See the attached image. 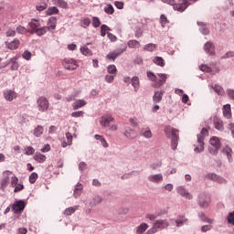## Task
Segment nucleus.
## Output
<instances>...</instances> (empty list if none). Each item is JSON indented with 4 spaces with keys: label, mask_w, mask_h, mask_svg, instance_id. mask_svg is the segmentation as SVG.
<instances>
[{
    "label": "nucleus",
    "mask_w": 234,
    "mask_h": 234,
    "mask_svg": "<svg viewBox=\"0 0 234 234\" xmlns=\"http://www.w3.org/2000/svg\"><path fill=\"white\" fill-rule=\"evenodd\" d=\"M27 27H29L28 29V34H37V36H45L47 34V28L41 27V23L37 19H31L30 22H28Z\"/></svg>",
    "instance_id": "obj_1"
},
{
    "label": "nucleus",
    "mask_w": 234,
    "mask_h": 234,
    "mask_svg": "<svg viewBox=\"0 0 234 234\" xmlns=\"http://www.w3.org/2000/svg\"><path fill=\"white\" fill-rule=\"evenodd\" d=\"M165 133L167 138H171V149L176 151V147H178V130L172 126H166L165 128Z\"/></svg>",
    "instance_id": "obj_2"
},
{
    "label": "nucleus",
    "mask_w": 234,
    "mask_h": 234,
    "mask_svg": "<svg viewBox=\"0 0 234 234\" xmlns=\"http://www.w3.org/2000/svg\"><path fill=\"white\" fill-rule=\"evenodd\" d=\"M166 228H169V221L167 219H159L154 222V226L145 234H154L158 229H166Z\"/></svg>",
    "instance_id": "obj_3"
},
{
    "label": "nucleus",
    "mask_w": 234,
    "mask_h": 234,
    "mask_svg": "<svg viewBox=\"0 0 234 234\" xmlns=\"http://www.w3.org/2000/svg\"><path fill=\"white\" fill-rule=\"evenodd\" d=\"M207 134H209V132L206 128H203L200 133L197 134V142L199 144L195 148L196 153H202V151H204V137L207 136Z\"/></svg>",
    "instance_id": "obj_4"
},
{
    "label": "nucleus",
    "mask_w": 234,
    "mask_h": 234,
    "mask_svg": "<svg viewBox=\"0 0 234 234\" xmlns=\"http://www.w3.org/2000/svg\"><path fill=\"white\" fill-rule=\"evenodd\" d=\"M37 103L38 106V111L40 112H46V111H48L49 103H48V100L47 98L39 97L37 100Z\"/></svg>",
    "instance_id": "obj_5"
},
{
    "label": "nucleus",
    "mask_w": 234,
    "mask_h": 234,
    "mask_svg": "<svg viewBox=\"0 0 234 234\" xmlns=\"http://www.w3.org/2000/svg\"><path fill=\"white\" fill-rule=\"evenodd\" d=\"M211 204V196L203 193L199 196V206L200 207H208Z\"/></svg>",
    "instance_id": "obj_6"
},
{
    "label": "nucleus",
    "mask_w": 234,
    "mask_h": 234,
    "mask_svg": "<svg viewBox=\"0 0 234 234\" xmlns=\"http://www.w3.org/2000/svg\"><path fill=\"white\" fill-rule=\"evenodd\" d=\"M63 65L67 70H76L78 69V62L72 58L64 59Z\"/></svg>",
    "instance_id": "obj_7"
},
{
    "label": "nucleus",
    "mask_w": 234,
    "mask_h": 234,
    "mask_svg": "<svg viewBox=\"0 0 234 234\" xmlns=\"http://www.w3.org/2000/svg\"><path fill=\"white\" fill-rule=\"evenodd\" d=\"M26 206H27V204H25V201L18 200L13 204L12 209H13L14 213H16V214L21 213L24 211Z\"/></svg>",
    "instance_id": "obj_8"
},
{
    "label": "nucleus",
    "mask_w": 234,
    "mask_h": 234,
    "mask_svg": "<svg viewBox=\"0 0 234 234\" xmlns=\"http://www.w3.org/2000/svg\"><path fill=\"white\" fill-rule=\"evenodd\" d=\"M56 25H58V18H56V16L49 17L48 26L44 27V28H46V34L48 31L56 30Z\"/></svg>",
    "instance_id": "obj_9"
},
{
    "label": "nucleus",
    "mask_w": 234,
    "mask_h": 234,
    "mask_svg": "<svg viewBox=\"0 0 234 234\" xmlns=\"http://www.w3.org/2000/svg\"><path fill=\"white\" fill-rule=\"evenodd\" d=\"M4 177L1 180V189L5 191V188L6 186H8V182H10V176L12 175V172L6 170L3 173Z\"/></svg>",
    "instance_id": "obj_10"
},
{
    "label": "nucleus",
    "mask_w": 234,
    "mask_h": 234,
    "mask_svg": "<svg viewBox=\"0 0 234 234\" xmlns=\"http://www.w3.org/2000/svg\"><path fill=\"white\" fill-rule=\"evenodd\" d=\"M4 98L6 101H14L17 98V93L12 90H6L4 91Z\"/></svg>",
    "instance_id": "obj_11"
},
{
    "label": "nucleus",
    "mask_w": 234,
    "mask_h": 234,
    "mask_svg": "<svg viewBox=\"0 0 234 234\" xmlns=\"http://www.w3.org/2000/svg\"><path fill=\"white\" fill-rule=\"evenodd\" d=\"M172 6L177 12H184L189 6V2L188 0H183L182 4H174Z\"/></svg>",
    "instance_id": "obj_12"
},
{
    "label": "nucleus",
    "mask_w": 234,
    "mask_h": 234,
    "mask_svg": "<svg viewBox=\"0 0 234 234\" xmlns=\"http://www.w3.org/2000/svg\"><path fill=\"white\" fill-rule=\"evenodd\" d=\"M112 122H114V117L112 115H103L101 118V125L102 127H110Z\"/></svg>",
    "instance_id": "obj_13"
},
{
    "label": "nucleus",
    "mask_w": 234,
    "mask_h": 234,
    "mask_svg": "<svg viewBox=\"0 0 234 234\" xmlns=\"http://www.w3.org/2000/svg\"><path fill=\"white\" fill-rule=\"evenodd\" d=\"M19 45H21V41L18 40V38H15L10 42H5V46L9 48V50H17V48H19Z\"/></svg>",
    "instance_id": "obj_14"
},
{
    "label": "nucleus",
    "mask_w": 234,
    "mask_h": 234,
    "mask_svg": "<svg viewBox=\"0 0 234 234\" xmlns=\"http://www.w3.org/2000/svg\"><path fill=\"white\" fill-rule=\"evenodd\" d=\"M176 191L178 195L181 197H184L185 198H187L188 200H191L193 198V195H191L184 186H178L176 188Z\"/></svg>",
    "instance_id": "obj_15"
},
{
    "label": "nucleus",
    "mask_w": 234,
    "mask_h": 234,
    "mask_svg": "<svg viewBox=\"0 0 234 234\" xmlns=\"http://www.w3.org/2000/svg\"><path fill=\"white\" fill-rule=\"evenodd\" d=\"M207 176V178H209V180H213L214 182H218V184H226L228 182L226 181V179L218 176L217 174H208Z\"/></svg>",
    "instance_id": "obj_16"
},
{
    "label": "nucleus",
    "mask_w": 234,
    "mask_h": 234,
    "mask_svg": "<svg viewBox=\"0 0 234 234\" xmlns=\"http://www.w3.org/2000/svg\"><path fill=\"white\" fill-rule=\"evenodd\" d=\"M148 180L154 184H160L164 180V176L162 174L153 175L148 177Z\"/></svg>",
    "instance_id": "obj_17"
},
{
    "label": "nucleus",
    "mask_w": 234,
    "mask_h": 234,
    "mask_svg": "<svg viewBox=\"0 0 234 234\" xmlns=\"http://www.w3.org/2000/svg\"><path fill=\"white\" fill-rule=\"evenodd\" d=\"M223 115L227 120H231V105L226 104L223 106Z\"/></svg>",
    "instance_id": "obj_18"
},
{
    "label": "nucleus",
    "mask_w": 234,
    "mask_h": 234,
    "mask_svg": "<svg viewBox=\"0 0 234 234\" xmlns=\"http://www.w3.org/2000/svg\"><path fill=\"white\" fill-rule=\"evenodd\" d=\"M157 76L161 79L159 80L157 82L154 83V87L158 88V87H162V85H164V83H165L166 80H167V75L164 74V73H159L157 74Z\"/></svg>",
    "instance_id": "obj_19"
},
{
    "label": "nucleus",
    "mask_w": 234,
    "mask_h": 234,
    "mask_svg": "<svg viewBox=\"0 0 234 234\" xmlns=\"http://www.w3.org/2000/svg\"><path fill=\"white\" fill-rule=\"evenodd\" d=\"M187 223V218H186V216H177L176 219V224L177 228H180L182 226H184V224Z\"/></svg>",
    "instance_id": "obj_20"
},
{
    "label": "nucleus",
    "mask_w": 234,
    "mask_h": 234,
    "mask_svg": "<svg viewBox=\"0 0 234 234\" xmlns=\"http://www.w3.org/2000/svg\"><path fill=\"white\" fill-rule=\"evenodd\" d=\"M213 123L215 129H217L218 131H224V122H222V120L215 118Z\"/></svg>",
    "instance_id": "obj_21"
},
{
    "label": "nucleus",
    "mask_w": 234,
    "mask_h": 234,
    "mask_svg": "<svg viewBox=\"0 0 234 234\" xmlns=\"http://www.w3.org/2000/svg\"><path fill=\"white\" fill-rule=\"evenodd\" d=\"M85 105H87V101L85 100H79L73 103V111H78V109H81V107H85Z\"/></svg>",
    "instance_id": "obj_22"
},
{
    "label": "nucleus",
    "mask_w": 234,
    "mask_h": 234,
    "mask_svg": "<svg viewBox=\"0 0 234 234\" xmlns=\"http://www.w3.org/2000/svg\"><path fill=\"white\" fill-rule=\"evenodd\" d=\"M210 145L216 149H220L222 144H220V140L218 137H212L209 141Z\"/></svg>",
    "instance_id": "obj_23"
},
{
    "label": "nucleus",
    "mask_w": 234,
    "mask_h": 234,
    "mask_svg": "<svg viewBox=\"0 0 234 234\" xmlns=\"http://www.w3.org/2000/svg\"><path fill=\"white\" fill-rule=\"evenodd\" d=\"M204 50H205V52H207V54H214L215 47L213 46V43L207 42L204 46Z\"/></svg>",
    "instance_id": "obj_24"
},
{
    "label": "nucleus",
    "mask_w": 234,
    "mask_h": 234,
    "mask_svg": "<svg viewBox=\"0 0 234 234\" xmlns=\"http://www.w3.org/2000/svg\"><path fill=\"white\" fill-rule=\"evenodd\" d=\"M222 153L227 155L229 162H233V156L231 155L233 150H231L229 146H226L225 148H223Z\"/></svg>",
    "instance_id": "obj_25"
},
{
    "label": "nucleus",
    "mask_w": 234,
    "mask_h": 234,
    "mask_svg": "<svg viewBox=\"0 0 234 234\" xmlns=\"http://www.w3.org/2000/svg\"><path fill=\"white\" fill-rule=\"evenodd\" d=\"M79 207L80 206L69 207L65 209L64 215H66L67 217H69L70 215H74V213L78 211Z\"/></svg>",
    "instance_id": "obj_26"
},
{
    "label": "nucleus",
    "mask_w": 234,
    "mask_h": 234,
    "mask_svg": "<svg viewBox=\"0 0 234 234\" xmlns=\"http://www.w3.org/2000/svg\"><path fill=\"white\" fill-rule=\"evenodd\" d=\"M67 142L63 141L61 144L62 147H68V145H72V133H66Z\"/></svg>",
    "instance_id": "obj_27"
},
{
    "label": "nucleus",
    "mask_w": 234,
    "mask_h": 234,
    "mask_svg": "<svg viewBox=\"0 0 234 234\" xmlns=\"http://www.w3.org/2000/svg\"><path fill=\"white\" fill-rule=\"evenodd\" d=\"M53 5H56L60 8L69 9V4L65 0H53Z\"/></svg>",
    "instance_id": "obj_28"
},
{
    "label": "nucleus",
    "mask_w": 234,
    "mask_h": 234,
    "mask_svg": "<svg viewBox=\"0 0 234 234\" xmlns=\"http://www.w3.org/2000/svg\"><path fill=\"white\" fill-rule=\"evenodd\" d=\"M163 97H164L163 91H155L154 95L153 96V101H154V103H160L162 101Z\"/></svg>",
    "instance_id": "obj_29"
},
{
    "label": "nucleus",
    "mask_w": 234,
    "mask_h": 234,
    "mask_svg": "<svg viewBox=\"0 0 234 234\" xmlns=\"http://www.w3.org/2000/svg\"><path fill=\"white\" fill-rule=\"evenodd\" d=\"M124 136H126V138H129V140H134V138H136V132H134V130L128 128L124 132Z\"/></svg>",
    "instance_id": "obj_30"
},
{
    "label": "nucleus",
    "mask_w": 234,
    "mask_h": 234,
    "mask_svg": "<svg viewBox=\"0 0 234 234\" xmlns=\"http://www.w3.org/2000/svg\"><path fill=\"white\" fill-rule=\"evenodd\" d=\"M34 160H36V162H38V164H43V162L47 160V156H45V154H42L41 153H37L34 155Z\"/></svg>",
    "instance_id": "obj_31"
},
{
    "label": "nucleus",
    "mask_w": 234,
    "mask_h": 234,
    "mask_svg": "<svg viewBox=\"0 0 234 234\" xmlns=\"http://www.w3.org/2000/svg\"><path fill=\"white\" fill-rule=\"evenodd\" d=\"M128 47L129 48H140V47H142V45L140 44V42L136 39H132L128 41Z\"/></svg>",
    "instance_id": "obj_32"
},
{
    "label": "nucleus",
    "mask_w": 234,
    "mask_h": 234,
    "mask_svg": "<svg viewBox=\"0 0 234 234\" xmlns=\"http://www.w3.org/2000/svg\"><path fill=\"white\" fill-rule=\"evenodd\" d=\"M132 86L133 87L135 92H138V89H140V79L138 77H133L132 79Z\"/></svg>",
    "instance_id": "obj_33"
},
{
    "label": "nucleus",
    "mask_w": 234,
    "mask_h": 234,
    "mask_svg": "<svg viewBox=\"0 0 234 234\" xmlns=\"http://www.w3.org/2000/svg\"><path fill=\"white\" fill-rule=\"evenodd\" d=\"M44 131H45V129L43 128V126L37 125L34 129V136H36L37 138L41 137V135L43 134Z\"/></svg>",
    "instance_id": "obj_34"
},
{
    "label": "nucleus",
    "mask_w": 234,
    "mask_h": 234,
    "mask_svg": "<svg viewBox=\"0 0 234 234\" xmlns=\"http://www.w3.org/2000/svg\"><path fill=\"white\" fill-rule=\"evenodd\" d=\"M56 14H59V9L56 6H51L46 11V16H56Z\"/></svg>",
    "instance_id": "obj_35"
},
{
    "label": "nucleus",
    "mask_w": 234,
    "mask_h": 234,
    "mask_svg": "<svg viewBox=\"0 0 234 234\" xmlns=\"http://www.w3.org/2000/svg\"><path fill=\"white\" fill-rule=\"evenodd\" d=\"M153 62L159 67H165V61L162 57L154 58Z\"/></svg>",
    "instance_id": "obj_36"
},
{
    "label": "nucleus",
    "mask_w": 234,
    "mask_h": 234,
    "mask_svg": "<svg viewBox=\"0 0 234 234\" xmlns=\"http://www.w3.org/2000/svg\"><path fill=\"white\" fill-rule=\"evenodd\" d=\"M95 140H100L102 147H109V144L107 143V140L102 135L95 134L94 136Z\"/></svg>",
    "instance_id": "obj_37"
},
{
    "label": "nucleus",
    "mask_w": 234,
    "mask_h": 234,
    "mask_svg": "<svg viewBox=\"0 0 234 234\" xmlns=\"http://www.w3.org/2000/svg\"><path fill=\"white\" fill-rule=\"evenodd\" d=\"M149 228V225H147V223H143L141 224L136 230L137 234H143L145 233V231H147V229Z\"/></svg>",
    "instance_id": "obj_38"
},
{
    "label": "nucleus",
    "mask_w": 234,
    "mask_h": 234,
    "mask_svg": "<svg viewBox=\"0 0 234 234\" xmlns=\"http://www.w3.org/2000/svg\"><path fill=\"white\" fill-rule=\"evenodd\" d=\"M156 48H157L156 44H153V43L146 44L144 47V50H147V52H154Z\"/></svg>",
    "instance_id": "obj_39"
},
{
    "label": "nucleus",
    "mask_w": 234,
    "mask_h": 234,
    "mask_svg": "<svg viewBox=\"0 0 234 234\" xmlns=\"http://www.w3.org/2000/svg\"><path fill=\"white\" fill-rule=\"evenodd\" d=\"M120 54H122L121 52L118 51H113L111 52L107 55V59H112V61H114L116 59V58H118V56H120Z\"/></svg>",
    "instance_id": "obj_40"
},
{
    "label": "nucleus",
    "mask_w": 234,
    "mask_h": 234,
    "mask_svg": "<svg viewBox=\"0 0 234 234\" xmlns=\"http://www.w3.org/2000/svg\"><path fill=\"white\" fill-rule=\"evenodd\" d=\"M104 12L106 14H109L110 16H112V14H114V7L112 6V5L108 4L105 7H104Z\"/></svg>",
    "instance_id": "obj_41"
},
{
    "label": "nucleus",
    "mask_w": 234,
    "mask_h": 234,
    "mask_svg": "<svg viewBox=\"0 0 234 234\" xmlns=\"http://www.w3.org/2000/svg\"><path fill=\"white\" fill-rule=\"evenodd\" d=\"M199 218H201V220H202L203 222H207V224H213V222H214L213 219H211V218L206 217V214H204V213H200V214H199Z\"/></svg>",
    "instance_id": "obj_42"
},
{
    "label": "nucleus",
    "mask_w": 234,
    "mask_h": 234,
    "mask_svg": "<svg viewBox=\"0 0 234 234\" xmlns=\"http://www.w3.org/2000/svg\"><path fill=\"white\" fill-rule=\"evenodd\" d=\"M103 202V198L101 197L96 196L93 200L90 202L91 206H98V204H101Z\"/></svg>",
    "instance_id": "obj_43"
},
{
    "label": "nucleus",
    "mask_w": 234,
    "mask_h": 234,
    "mask_svg": "<svg viewBox=\"0 0 234 234\" xmlns=\"http://www.w3.org/2000/svg\"><path fill=\"white\" fill-rule=\"evenodd\" d=\"M80 52L83 56H92V51L87 47L80 48Z\"/></svg>",
    "instance_id": "obj_44"
},
{
    "label": "nucleus",
    "mask_w": 234,
    "mask_h": 234,
    "mask_svg": "<svg viewBox=\"0 0 234 234\" xmlns=\"http://www.w3.org/2000/svg\"><path fill=\"white\" fill-rule=\"evenodd\" d=\"M160 23L163 28L165 27V25H167V23H169V20L167 19V16H165V15H161Z\"/></svg>",
    "instance_id": "obj_45"
},
{
    "label": "nucleus",
    "mask_w": 234,
    "mask_h": 234,
    "mask_svg": "<svg viewBox=\"0 0 234 234\" xmlns=\"http://www.w3.org/2000/svg\"><path fill=\"white\" fill-rule=\"evenodd\" d=\"M110 30L109 27L107 25H102L101 27V36L102 37H105L107 36V31Z\"/></svg>",
    "instance_id": "obj_46"
},
{
    "label": "nucleus",
    "mask_w": 234,
    "mask_h": 234,
    "mask_svg": "<svg viewBox=\"0 0 234 234\" xmlns=\"http://www.w3.org/2000/svg\"><path fill=\"white\" fill-rule=\"evenodd\" d=\"M16 32H17V34H27V33H28V28H27L23 26H18L16 27Z\"/></svg>",
    "instance_id": "obj_47"
},
{
    "label": "nucleus",
    "mask_w": 234,
    "mask_h": 234,
    "mask_svg": "<svg viewBox=\"0 0 234 234\" xmlns=\"http://www.w3.org/2000/svg\"><path fill=\"white\" fill-rule=\"evenodd\" d=\"M213 90H215V92H217V94H218L219 96H222V94H224V89L222 87H220L219 85H215Z\"/></svg>",
    "instance_id": "obj_48"
},
{
    "label": "nucleus",
    "mask_w": 234,
    "mask_h": 234,
    "mask_svg": "<svg viewBox=\"0 0 234 234\" xmlns=\"http://www.w3.org/2000/svg\"><path fill=\"white\" fill-rule=\"evenodd\" d=\"M37 173L33 172L30 176H29V182L30 184H36V181L37 180Z\"/></svg>",
    "instance_id": "obj_49"
},
{
    "label": "nucleus",
    "mask_w": 234,
    "mask_h": 234,
    "mask_svg": "<svg viewBox=\"0 0 234 234\" xmlns=\"http://www.w3.org/2000/svg\"><path fill=\"white\" fill-rule=\"evenodd\" d=\"M92 25H93L94 28H98V27H100V25H101V21H100L99 17L93 16L92 17Z\"/></svg>",
    "instance_id": "obj_50"
},
{
    "label": "nucleus",
    "mask_w": 234,
    "mask_h": 234,
    "mask_svg": "<svg viewBox=\"0 0 234 234\" xmlns=\"http://www.w3.org/2000/svg\"><path fill=\"white\" fill-rule=\"evenodd\" d=\"M22 58H24V59H27V61H30L31 58H32V53L28 50H26L23 55Z\"/></svg>",
    "instance_id": "obj_51"
},
{
    "label": "nucleus",
    "mask_w": 234,
    "mask_h": 234,
    "mask_svg": "<svg viewBox=\"0 0 234 234\" xmlns=\"http://www.w3.org/2000/svg\"><path fill=\"white\" fill-rule=\"evenodd\" d=\"M107 70H108L109 74H116L118 69H116L115 65H110V66H108Z\"/></svg>",
    "instance_id": "obj_52"
},
{
    "label": "nucleus",
    "mask_w": 234,
    "mask_h": 234,
    "mask_svg": "<svg viewBox=\"0 0 234 234\" xmlns=\"http://www.w3.org/2000/svg\"><path fill=\"white\" fill-rule=\"evenodd\" d=\"M34 153H36V150L34 149V147H32V146H27V148H26V154L27 155V156H30V154H34Z\"/></svg>",
    "instance_id": "obj_53"
},
{
    "label": "nucleus",
    "mask_w": 234,
    "mask_h": 234,
    "mask_svg": "<svg viewBox=\"0 0 234 234\" xmlns=\"http://www.w3.org/2000/svg\"><path fill=\"white\" fill-rule=\"evenodd\" d=\"M5 36L6 37H16V30L9 28L6 32H5Z\"/></svg>",
    "instance_id": "obj_54"
},
{
    "label": "nucleus",
    "mask_w": 234,
    "mask_h": 234,
    "mask_svg": "<svg viewBox=\"0 0 234 234\" xmlns=\"http://www.w3.org/2000/svg\"><path fill=\"white\" fill-rule=\"evenodd\" d=\"M89 25H90V18H84L81 21V27H83V28H87V27H89Z\"/></svg>",
    "instance_id": "obj_55"
},
{
    "label": "nucleus",
    "mask_w": 234,
    "mask_h": 234,
    "mask_svg": "<svg viewBox=\"0 0 234 234\" xmlns=\"http://www.w3.org/2000/svg\"><path fill=\"white\" fill-rule=\"evenodd\" d=\"M83 114H85V112L83 111H79V112H72L71 116L73 118H80V117L83 116Z\"/></svg>",
    "instance_id": "obj_56"
},
{
    "label": "nucleus",
    "mask_w": 234,
    "mask_h": 234,
    "mask_svg": "<svg viewBox=\"0 0 234 234\" xmlns=\"http://www.w3.org/2000/svg\"><path fill=\"white\" fill-rule=\"evenodd\" d=\"M147 77L149 78V80H151V81H154L155 83H157L156 75H154V73L149 71L147 72Z\"/></svg>",
    "instance_id": "obj_57"
},
{
    "label": "nucleus",
    "mask_w": 234,
    "mask_h": 234,
    "mask_svg": "<svg viewBox=\"0 0 234 234\" xmlns=\"http://www.w3.org/2000/svg\"><path fill=\"white\" fill-rule=\"evenodd\" d=\"M144 36V31L140 27L135 28V37H142Z\"/></svg>",
    "instance_id": "obj_58"
},
{
    "label": "nucleus",
    "mask_w": 234,
    "mask_h": 234,
    "mask_svg": "<svg viewBox=\"0 0 234 234\" xmlns=\"http://www.w3.org/2000/svg\"><path fill=\"white\" fill-rule=\"evenodd\" d=\"M47 8H48V5H47V4L37 5V10L38 12H43V10H47Z\"/></svg>",
    "instance_id": "obj_59"
},
{
    "label": "nucleus",
    "mask_w": 234,
    "mask_h": 234,
    "mask_svg": "<svg viewBox=\"0 0 234 234\" xmlns=\"http://www.w3.org/2000/svg\"><path fill=\"white\" fill-rule=\"evenodd\" d=\"M200 70H202L203 72H211V68L207 67V65H201L199 67Z\"/></svg>",
    "instance_id": "obj_60"
},
{
    "label": "nucleus",
    "mask_w": 234,
    "mask_h": 234,
    "mask_svg": "<svg viewBox=\"0 0 234 234\" xmlns=\"http://www.w3.org/2000/svg\"><path fill=\"white\" fill-rule=\"evenodd\" d=\"M220 148H215V147H210V148H208V151H209V153H210V154H213V155H215V154H218V150H219Z\"/></svg>",
    "instance_id": "obj_61"
},
{
    "label": "nucleus",
    "mask_w": 234,
    "mask_h": 234,
    "mask_svg": "<svg viewBox=\"0 0 234 234\" xmlns=\"http://www.w3.org/2000/svg\"><path fill=\"white\" fill-rule=\"evenodd\" d=\"M105 81H107V83H112V81H114V76L113 75H106Z\"/></svg>",
    "instance_id": "obj_62"
},
{
    "label": "nucleus",
    "mask_w": 234,
    "mask_h": 234,
    "mask_svg": "<svg viewBox=\"0 0 234 234\" xmlns=\"http://www.w3.org/2000/svg\"><path fill=\"white\" fill-rule=\"evenodd\" d=\"M228 220L229 224H234V212L229 214Z\"/></svg>",
    "instance_id": "obj_63"
},
{
    "label": "nucleus",
    "mask_w": 234,
    "mask_h": 234,
    "mask_svg": "<svg viewBox=\"0 0 234 234\" xmlns=\"http://www.w3.org/2000/svg\"><path fill=\"white\" fill-rule=\"evenodd\" d=\"M227 94L229 98H231V100H234V90H228Z\"/></svg>",
    "instance_id": "obj_64"
}]
</instances>
